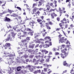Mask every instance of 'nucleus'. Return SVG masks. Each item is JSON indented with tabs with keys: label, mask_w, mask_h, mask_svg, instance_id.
Here are the masks:
<instances>
[{
	"label": "nucleus",
	"mask_w": 74,
	"mask_h": 74,
	"mask_svg": "<svg viewBox=\"0 0 74 74\" xmlns=\"http://www.w3.org/2000/svg\"><path fill=\"white\" fill-rule=\"evenodd\" d=\"M3 54L4 55H5V57H7L8 59L9 60H10V61H9L8 62V64H11V61L13 59H14V58H11V57H12V56H15V54L14 55H11L9 53H7V52H4L3 53Z\"/></svg>",
	"instance_id": "obj_1"
},
{
	"label": "nucleus",
	"mask_w": 74,
	"mask_h": 74,
	"mask_svg": "<svg viewBox=\"0 0 74 74\" xmlns=\"http://www.w3.org/2000/svg\"><path fill=\"white\" fill-rule=\"evenodd\" d=\"M62 36V35H61L59 36V37L60 38L59 39V43H60V42H61V43H63V42H66V44H69V45H70V42L69 41V40H67V39H64V38L63 37L61 38Z\"/></svg>",
	"instance_id": "obj_2"
},
{
	"label": "nucleus",
	"mask_w": 74,
	"mask_h": 74,
	"mask_svg": "<svg viewBox=\"0 0 74 74\" xmlns=\"http://www.w3.org/2000/svg\"><path fill=\"white\" fill-rule=\"evenodd\" d=\"M22 42H23V43L21 45V46L22 49H25L27 48V44L28 42L26 40H22Z\"/></svg>",
	"instance_id": "obj_3"
},
{
	"label": "nucleus",
	"mask_w": 74,
	"mask_h": 74,
	"mask_svg": "<svg viewBox=\"0 0 74 74\" xmlns=\"http://www.w3.org/2000/svg\"><path fill=\"white\" fill-rule=\"evenodd\" d=\"M23 29L22 30H21V32H23L24 34H25V35H27V34H31V36H33V32L30 29H29V28H27V29H26L25 30H26L27 31H29V33L28 32L27 33V32H24L23 31Z\"/></svg>",
	"instance_id": "obj_4"
},
{
	"label": "nucleus",
	"mask_w": 74,
	"mask_h": 74,
	"mask_svg": "<svg viewBox=\"0 0 74 74\" xmlns=\"http://www.w3.org/2000/svg\"><path fill=\"white\" fill-rule=\"evenodd\" d=\"M26 67H27L28 68L29 70H30L31 72L32 71H33V68L34 67V66L28 65V66H27Z\"/></svg>",
	"instance_id": "obj_5"
},
{
	"label": "nucleus",
	"mask_w": 74,
	"mask_h": 74,
	"mask_svg": "<svg viewBox=\"0 0 74 74\" xmlns=\"http://www.w3.org/2000/svg\"><path fill=\"white\" fill-rule=\"evenodd\" d=\"M6 41H14V40L12 39L11 35H9V36L7 37V38L5 39Z\"/></svg>",
	"instance_id": "obj_6"
},
{
	"label": "nucleus",
	"mask_w": 74,
	"mask_h": 74,
	"mask_svg": "<svg viewBox=\"0 0 74 74\" xmlns=\"http://www.w3.org/2000/svg\"><path fill=\"white\" fill-rule=\"evenodd\" d=\"M38 9L39 10V11H41V10H43V9L41 8H40L39 9H38V8H36L34 9L33 10V13L34 14V13L36 12V11H37V10H38Z\"/></svg>",
	"instance_id": "obj_7"
},
{
	"label": "nucleus",
	"mask_w": 74,
	"mask_h": 74,
	"mask_svg": "<svg viewBox=\"0 0 74 74\" xmlns=\"http://www.w3.org/2000/svg\"><path fill=\"white\" fill-rule=\"evenodd\" d=\"M40 41H44V40L43 39L41 38L40 40L39 39L36 40H34V42L36 43H38L39 44H40Z\"/></svg>",
	"instance_id": "obj_8"
},
{
	"label": "nucleus",
	"mask_w": 74,
	"mask_h": 74,
	"mask_svg": "<svg viewBox=\"0 0 74 74\" xmlns=\"http://www.w3.org/2000/svg\"><path fill=\"white\" fill-rule=\"evenodd\" d=\"M44 58L45 59H46V62H49V59H50V56H45Z\"/></svg>",
	"instance_id": "obj_9"
},
{
	"label": "nucleus",
	"mask_w": 74,
	"mask_h": 74,
	"mask_svg": "<svg viewBox=\"0 0 74 74\" xmlns=\"http://www.w3.org/2000/svg\"><path fill=\"white\" fill-rule=\"evenodd\" d=\"M8 71V73L9 74H11V73L13 72V68L11 69V68L9 67Z\"/></svg>",
	"instance_id": "obj_10"
},
{
	"label": "nucleus",
	"mask_w": 74,
	"mask_h": 74,
	"mask_svg": "<svg viewBox=\"0 0 74 74\" xmlns=\"http://www.w3.org/2000/svg\"><path fill=\"white\" fill-rule=\"evenodd\" d=\"M33 62L34 63H35V65L38 64V61L36 60L35 59H33Z\"/></svg>",
	"instance_id": "obj_11"
},
{
	"label": "nucleus",
	"mask_w": 74,
	"mask_h": 74,
	"mask_svg": "<svg viewBox=\"0 0 74 74\" xmlns=\"http://www.w3.org/2000/svg\"><path fill=\"white\" fill-rule=\"evenodd\" d=\"M4 47H8L9 49H10V44L6 43L4 46Z\"/></svg>",
	"instance_id": "obj_12"
},
{
	"label": "nucleus",
	"mask_w": 74,
	"mask_h": 74,
	"mask_svg": "<svg viewBox=\"0 0 74 74\" xmlns=\"http://www.w3.org/2000/svg\"><path fill=\"white\" fill-rule=\"evenodd\" d=\"M46 7H47V9L45 10H44V11H49L50 9V7H49V5H46Z\"/></svg>",
	"instance_id": "obj_13"
},
{
	"label": "nucleus",
	"mask_w": 74,
	"mask_h": 74,
	"mask_svg": "<svg viewBox=\"0 0 74 74\" xmlns=\"http://www.w3.org/2000/svg\"><path fill=\"white\" fill-rule=\"evenodd\" d=\"M18 38H20V39H21V37H25V35H22V36H21V33H19L18 35Z\"/></svg>",
	"instance_id": "obj_14"
},
{
	"label": "nucleus",
	"mask_w": 74,
	"mask_h": 74,
	"mask_svg": "<svg viewBox=\"0 0 74 74\" xmlns=\"http://www.w3.org/2000/svg\"><path fill=\"white\" fill-rule=\"evenodd\" d=\"M51 16L52 18L53 19V18H54V16H57V15L55 14V13H53V14H51Z\"/></svg>",
	"instance_id": "obj_15"
},
{
	"label": "nucleus",
	"mask_w": 74,
	"mask_h": 74,
	"mask_svg": "<svg viewBox=\"0 0 74 74\" xmlns=\"http://www.w3.org/2000/svg\"><path fill=\"white\" fill-rule=\"evenodd\" d=\"M43 66H47V67H51L52 66V65H47V64H43Z\"/></svg>",
	"instance_id": "obj_16"
},
{
	"label": "nucleus",
	"mask_w": 74,
	"mask_h": 74,
	"mask_svg": "<svg viewBox=\"0 0 74 74\" xmlns=\"http://www.w3.org/2000/svg\"><path fill=\"white\" fill-rule=\"evenodd\" d=\"M25 21H22V20H21V22H18V24L19 25H20L21 24H25Z\"/></svg>",
	"instance_id": "obj_17"
},
{
	"label": "nucleus",
	"mask_w": 74,
	"mask_h": 74,
	"mask_svg": "<svg viewBox=\"0 0 74 74\" xmlns=\"http://www.w3.org/2000/svg\"><path fill=\"white\" fill-rule=\"evenodd\" d=\"M45 25L46 26L47 29H51V27H49L48 26V23H46Z\"/></svg>",
	"instance_id": "obj_18"
},
{
	"label": "nucleus",
	"mask_w": 74,
	"mask_h": 74,
	"mask_svg": "<svg viewBox=\"0 0 74 74\" xmlns=\"http://www.w3.org/2000/svg\"><path fill=\"white\" fill-rule=\"evenodd\" d=\"M38 4V2H36L35 3H33L32 6L33 8V7H36V6H37Z\"/></svg>",
	"instance_id": "obj_19"
},
{
	"label": "nucleus",
	"mask_w": 74,
	"mask_h": 74,
	"mask_svg": "<svg viewBox=\"0 0 74 74\" xmlns=\"http://www.w3.org/2000/svg\"><path fill=\"white\" fill-rule=\"evenodd\" d=\"M65 45H63L61 46H59L58 48L59 49H62V47L63 48H64L65 47Z\"/></svg>",
	"instance_id": "obj_20"
},
{
	"label": "nucleus",
	"mask_w": 74,
	"mask_h": 74,
	"mask_svg": "<svg viewBox=\"0 0 74 74\" xmlns=\"http://www.w3.org/2000/svg\"><path fill=\"white\" fill-rule=\"evenodd\" d=\"M45 40H47V39H48V40H49L50 41H51V39H50V37H49L48 36H47L45 38H44Z\"/></svg>",
	"instance_id": "obj_21"
},
{
	"label": "nucleus",
	"mask_w": 74,
	"mask_h": 74,
	"mask_svg": "<svg viewBox=\"0 0 74 74\" xmlns=\"http://www.w3.org/2000/svg\"><path fill=\"white\" fill-rule=\"evenodd\" d=\"M63 64L64 66H68V64H67V63H66V61H64V62Z\"/></svg>",
	"instance_id": "obj_22"
},
{
	"label": "nucleus",
	"mask_w": 74,
	"mask_h": 74,
	"mask_svg": "<svg viewBox=\"0 0 74 74\" xmlns=\"http://www.w3.org/2000/svg\"><path fill=\"white\" fill-rule=\"evenodd\" d=\"M43 47H44V48H48V47H49V45L46 44L44 45Z\"/></svg>",
	"instance_id": "obj_23"
},
{
	"label": "nucleus",
	"mask_w": 74,
	"mask_h": 74,
	"mask_svg": "<svg viewBox=\"0 0 74 74\" xmlns=\"http://www.w3.org/2000/svg\"><path fill=\"white\" fill-rule=\"evenodd\" d=\"M34 23H35V22H32V21H31L29 24L31 26H34Z\"/></svg>",
	"instance_id": "obj_24"
},
{
	"label": "nucleus",
	"mask_w": 74,
	"mask_h": 74,
	"mask_svg": "<svg viewBox=\"0 0 74 74\" xmlns=\"http://www.w3.org/2000/svg\"><path fill=\"white\" fill-rule=\"evenodd\" d=\"M10 21V19L8 18H7V17H5V21Z\"/></svg>",
	"instance_id": "obj_25"
},
{
	"label": "nucleus",
	"mask_w": 74,
	"mask_h": 74,
	"mask_svg": "<svg viewBox=\"0 0 74 74\" xmlns=\"http://www.w3.org/2000/svg\"><path fill=\"white\" fill-rule=\"evenodd\" d=\"M21 67L19 66L17 68V70L18 71H19L21 70Z\"/></svg>",
	"instance_id": "obj_26"
},
{
	"label": "nucleus",
	"mask_w": 74,
	"mask_h": 74,
	"mask_svg": "<svg viewBox=\"0 0 74 74\" xmlns=\"http://www.w3.org/2000/svg\"><path fill=\"white\" fill-rule=\"evenodd\" d=\"M66 51H67V49H64L61 50V52L64 53H65V52Z\"/></svg>",
	"instance_id": "obj_27"
},
{
	"label": "nucleus",
	"mask_w": 74,
	"mask_h": 74,
	"mask_svg": "<svg viewBox=\"0 0 74 74\" xmlns=\"http://www.w3.org/2000/svg\"><path fill=\"white\" fill-rule=\"evenodd\" d=\"M34 46H35V45H29V47L31 48H33Z\"/></svg>",
	"instance_id": "obj_28"
},
{
	"label": "nucleus",
	"mask_w": 74,
	"mask_h": 74,
	"mask_svg": "<svg viewBox=\"0 0 74 74\" xmlns=\"http://www.w3.org/2000/svg\"><path fill=\"white\" fill-rule=\"evenodd\" d=\"M35 58H36V59H40L41 58V56L39 55L38 56H35Z\"/></svg>",
	"instance_id": "obj_29"
},
{
	"label": "nucleus",
	"mask_w": 74,
	"mask_h": 74,
	"mask_svg": "<svg viewBox=\"0 0 74 74\" xmlns=\"http://www.w3.org/2000/svg\"><path fill=\"white\" fill-rule=\"evenodd\" d=\"M38 3L39 4L38 5V7H40V6H41V5H42V2L39 1Z\"/></svg>",
	"instance_id": "obj_30"
},
{
	"label": "nucleus",
	"mask_w": 74,
	"mask_h": 74,
	"mask_svg": "<svg viewBox=\"0 0 74 74\" xmlns=\"http://www.w3.org/2000/svg\"><path fill=\"white\" fill-rule=\"evenodd\" d=\"M70 73H71V74H74V70H73V69H72L71 70Z\"/></svg>",
	"instance_id": "obj_31"
},
{
	"label": "nucleus",
	"mask_w": 74,
	"mask_h": 74,
	"mask_svg": "<svg viewBox=\"0 0 74 74\" xmlns=\"http://www.w3.org/2000/svg\"><path fill=\"white\" fill-rule=\"evenodd\" d=\"M35 14V15H34V17L35 18V17H36V18H37V14H36V13H35V12L34 13H32V14Z\"/></svg>",
	"instance_id": "obj_32"
},
{
	"label": "nucleus",
	"mask_w": 74,
	"mask_h": 74,
	"mask_svg": "<svg viewBox=\"0 0 74 74\" xmlns=\"http://www.w3.org/2000/svg\"><path fill=\"white\" fill-rule=\"evenodd\" d=\"M56 10V9H50V10L49 11V12H52V11H55V10Z\"/></svg>",
	"instance_id": "obj_33"
},
{
	"label": "nucleus",
	"mask_w": 74,
	"mask_h": 74,
	"mask_svg": "<svg viewBox=\"0 0 74 74\" xmlns=\"http://www.w3.org/2000/svg\"><path fill=\"white\" fill-rule=\"evenodd\" d=\"M35 14H36L37 15H40V11H38L36 13H35Z\"/></svg>",
	"instance_id": "obj_34"
},
{
	"label": "nucleus",
	"mask_w": 74,
	"mask_h": 74,
	"mask_svg": "<svg viewBox=\"0 0 74 74\" xmlns=\"http://www.w3.org/2000/svg\"><path fill=\"white\" fill-rule=\"evenodd\" d=\"M8 12L9 13H10V14H11L12 12H14V11L13 10H11L8 9Z\"/></svg>",
	"instance_id": "obj_35"
},
{
	"label": "nucleus",
	"mask_w": 74,
	"mask_h": 74,
	"mask_svg": "<svg viewBox=\"0 0 74 74\" xmlns=\"http://www.w3.org/2000/svg\"><path fill=\"white\" fill-rule=\"evenodd\" d=\"M24 58H25V59H26V58H28V56L26 55V54H25L24 56Z\"/></svg>",
	"instance_id": "obj_36"
},
{
	"label": "nucleus",
	"mask_w": 74,
	"mask_h": 74,
	"mask_svg": "<svg viewBox=\"0 0 74 74\" xmlns=\"http://www.w3.org/2000/svg\"><path fill=\"white\" fill-rule=\"evenodd\" d=\"M11 33L12 34V37H14L15 36V34L13 32H11Z\"/></svg>",
	"instance_id": "obj_37"
},
{
	"label": "nucleus",
	"mask_w": 74,
	"mask_h": 74,
	"mask_svg": "<svg viewBox=\"0 0 74 74\" xmlns=\"http://www.w3.org/2000/svg\"><path fill=\"white\" fill-rule=\"evenodd\" d=\"M38 49H36V50H33V52H34L33 53H34L36 52H38V51H38Z\"/></svg>",
	"instance_id": "obj_38"
},
{
	"label": "nucleus",
	"mask_w": 74,
	"mask_h": 74,
	"mask_svg": "<svg viewBox=\"0 0 74 74\" xmlns=\"http://www.w3.org/2000/svg\"><path fill=\"white\" fill-rule=\"evenodd\" d=\"M35 38H36L37 37H38V36H39V35H37V34H35Z\"/></svg>",
	"instance_id": "obj_39"
},
{
	"label": "nucleus",
	"mask_w": 74,
	"mask_h": 74,
	"mask_svg": "<svg viewBox=\"0 0 74 74\" xmlns=\"http://www.w3.org/2000/svg\"><path fill=\"white\" fill-rule=\"evenodd\" d=\"M45 60H44V59H42V60H40V62H41V63H43V62H44Z\"/></svg>",
	"instance_id": "obj_40"
},
{
	"label": "nucleus",
	"mask_w": 74,
	"mask_h": 74,
	"mask_svg": "<svg viewBox=\"0 0 74 74\" xmlns=\"http://www.w3.org/2000/svg\"><path fill=\"white\" fill-rule=\"evenodd\" d=\"M17 9H18V10H20V11H22V9H21V8H20L19 7H17Z\"/></svg>",
	"instance_id": "obj_41"
},
{
	"label": "nucleus",
	"mask_w": 74,
	"mask_h": 74,
	"mask_svg": "<svg viewBox=\"0 0 74 74\" xmlns=\"http://www.w3.org/2000/svg\"><path fill=\"white\" fill-rule=\"evenodd\" d=\"M44 71L45 72H47V68H44Z\"/></svg>",
	"instance_id": "obj_42"
},
{
	"label": "nucleus",
	"mask_w": 74,
	"mask_h": 74,
	"mask_svg": "<svg viewBox=\"0 0 74 74\" xmlns=\"http://www.w3.org/2000/svg\"><path fill=\"white\" fill-rule=\"evenodd\" d=\"M42 66H38L36 67V68L37 69H42Z\"/></svg>",
	"instance_id": "obj_43"
},
{
	"label": "nucleus",
	"mask_w": 74,
	"mask_h": 74,
	"mask_svg": "<svg viewBox=\"0 0 74 74\" xmlns=\"http://www.w3.org/2000/svg\"><path fill=\"white\" fill-rule=\"evenodd\" d=\"M61 57L62 58L64 59V55H63L62 54H61Z\"/></svg>",
	"instance_id": "obj_44"
},
{
	"label": "nucleus",
	"mask_w": 74,
	"mask_h": 74,
	"mask_svg": "<svg viewBox=\"0 0 74 74\" xmlns=\"http://www.w3.org/2000/svg\"><path fill=\"white\" fill-rule=\"evenodd\" d=\"M37 21H38V22H41V21H42V20L40 19H38L37 20Z\"/></svg>",
	"instance_id": "obj_45"
},
{
	"label": "nucleus",
	"mask_w": 74,
	"mask_h": 74,
	"mask_svg": "<svg viewBox=\"0 0 74 74\" xmlns=\"http://www.w3.org/2000/svg\"><path fill=\"white\" fill-rule=\"evenodd\" d=\"M13 32V30H10L9 31H8V32H6V33H8V32Z\"/></svg>",
	"instance_id": "obj_46"
},
{
	"label": "nucleus",
	"mask_w": 74,
	"mask_h": 74,
	"mask_svg": "<svg viewBox=\"0 0 74 74\" xmlns=\"http://www.w3.org/2000/svg\"><path fill=\"white\" fill-rule=\"evenodd\" d=\"M27 9L28 11H30V10H31V9L30 8H29L28 7H27Z\"/></svg>",
	"instance_id": "obj_47"
},
{
	"label": "nucleus",
	"mask_w": 74,
	"mask_h": 74,
	"mask_svg": "<svg viewBox=\"0 0 74 74\" xmlns=\"http://www.w3.org/2000/svg\"><path fill=\"white\" fill-rule=\"evenodd\" d=\"M64 54L65 56H67L68 55V53H64Z\"/></svg>",
	"instance_id": "obj_48"
},
{
	"label": "nucleus",
	"mask_w": 74,
	"mask_h": 74,
	"mask_svg": "<svg viewBox=\"0 0 74 74\" xmlns=\"http://www.w3.org/2000/svg\"><path fill=\"white\" fill-rule=\"evenodd\" d=\"M34 74H37L38 73V72H37V71H35L34 72Z\"/></svg>",
	"instance_id": "obj_49"
},
{
	"label": "nucleus",
	"mask_w": 74,
	"mask_h": 74,
	"mask_svg": "<svg viewBox=\"0 0 74 74\" xmlns=\"http://www.w3.org/2000/svg\"><path fill=\"white\" fill-rule=\"evenodd\" d=\"M55 55H59V53L56 52V53H55Z\"/></svg>",
	"instance_id": "obj_50"
},
{
	"label": "nucleus",
	"mask_w": 74,
	"mask_h": 74,
	"mask_svg": "<svg viewBox=\"0 0 74 74\" xmlns=\"http://www.w3.org/2000/svg\"><path fill=\"white\" fill-rule=\"evenodd\" d=\"M37 71L38 73H41V70H37Z\"/></svg>",
	"instance_id": "obj_51"
},
{
	"label": "nucleus",
	"mask_w": 74,
	"mask_h": 74,
	"mask_svg": "<svg viewBox=\"0 0 74 74\" xmlns=\"http://www.w3.org/2000/svg\"><path fill=\"white\" fill-rule=\"evenodd\" d=\"M45 54H47V53H48V51H47L45 50Z\"/></svg>",
	"instance_id": "obj_52"
},
{
	"label": "nucleus",
	"mask_w": 74,
	"mask_h": 74,
	"mask_svg": "<svg viewBox=\"0 0 74 74\" xmlns=\"http://www.w3.org/2000/svg\"><path fill=\"white\" fill-rule=\"evenodd\" d=\"M60 30V28H57V29L56 30V31H58L59 30Z\"/></svg>",
	"instance_id": "obj_53"
},
{
	"label": "nucleus",
	"mask_w": 74,
	"mask_h": 74,
	"mask_svg": "<svg viewBox=\"0 0 74 74\" xmlns=\"http://www.w3.org/2000/svg\"><path fill=\"white\" fill-rule=\"evenodd\" d=\"M28 52H29V53H31L32 52V50L29 49L28 50Z\"/></svg>",
	"instance_id": "obj_54"
},
{
	"label": "nucleus",
	"mask_w": 74,
	"mask_h": 74,
	"mask_svg": "<svg viewBox=\"0 0 74 74\" xmlns=\"http://www.w3.org/2000/svg\"><path fill=\"white\" fill-rule=\"evenodd\" d=\"M45 50H42L41 51V52H42V53H44V52H45Z\"/></svg>",
	"instance_id": "obj_55"
},
{
	"label": "nucleus",
	"mask_w": 74,
	"mask_h": 74,
	"mask_svg": "<svg viewBox=\"0 0 74 74\" xmlns=\"http://www.w3.org/2000/svg\"><path fill=\"white\" fill-rule=\"evenodd\" d=\"M21 59L22 60H23V59H25V57H24V56H22L21 57Z\"/></svg>",
	"instance_id": "obj_56"
},
{
	"label": "nucleus",
	"mask_w": 74,
	"mask_h": 74,
	"mask_svg": "<svg viewBox=\"0 0 74 74\" xmlns=\"http://www.w3.org/2000/svg\"><path fill=\"white\" fill-rule=\"evenodd\" d=\"M56 48H54L53 49V51H56Z\"/></svg>",
	"instance_id": "obj_57"
},
{
	"label": "nucleus",
	"mask_w": 74,
	"mask_h": 74,
	"mask_svg": "<svg viewBox=\"0 0 74 74\" xmlns=\"http://www.w3.org/2000/svg\"><path fill=\"white\" fill-rule=\"evenodd\" d=\"M26 40H28V41H29V40H30V39H29V37H27L26 38Z\"/></svg>",
	"instance_id": "obj_58"
},
{
	"label": "nucleus",
	"mask_w": 74,
	"mask_h": 74,
	"mask_svg": "<svg viewBox=\"0 0 74 74\" xmlns=\"http://www.w3.org/2000/svg\"><path fill=\"white\" fill-rule=\"evenodd\" d=\"M49 55H52V52L50 51L49 52Z\"/></svg>",
	"instance_id": "obj_59"
},
{
	"label": "nucleus",
	"mask_w": 74,
	"mask_h": 74,
	"mask_svg": "<svg viewBox=\"0 0 74 74\" xmlns=\"http://www.w3.org/2000/svg\"><path fill=\"white\" fill-rule=\"evenodd\" d=\"M57 20L58 21H60V18H59L58 17L57 18Z\"/></svg>",
	"instance_id": "obj_60"
},
{
	"label": "nucleus",
	"mask_w": 74,
	"mask_h": 74,
	"mask_svg": "<svg viewBox=\"0 0 74 74\" xmlns=\"http://www.w3.org/2000/svg\"><path fill=\"white\" fill-rule=\"evenodd\" d=\"M39 46V44H38L35 46V48H36L37 47H38Z\"/></svg>",
	"instance_id": "obj_61"
},
{
	"label": "nucleus",
	"mask_w": 74,
	"mask_h": 74,
	"mask_svg": "<svg viewBox=\"0 0 74 74\" xmlns=\"http://www.w3.org/2000/svg\"><path fill=\"white\" fill-rule=\"evenodd\" d=\"M67 26H68V25L67 24H66L65 25V28H67Z\"/></svg>",
	"instance_id": "obj_62"
},
{
	"label": "nucleus",
	"mask_w": 74,
	"mask_h": 74,
	"mask_svg": "<svg viewBox=\"0 0 74 74\" xmlns=\"http://www.w3.org/2000/svg\"><path fill=\"white\" fill-rule=\"evenodd\" d=\"M63 21H67L65 18H63Z\"/></svg>",
	"instance_id": "obj_63"
},
{
	"label": "nucleus",
	"mask_w": 74,
	"mask_h": 74,
	"mask_svg": "<svg viewBox=\"0 0 74 74\" xmlns=\"http://www.w3.org/2000/svg\"><path fill=\"white\" fill-rule=\"evenodd\" d=\"M50 6H52V5H53V3H50Z\"/></svg>",
	"instance_id": "obj_64"
}]
</instances>
